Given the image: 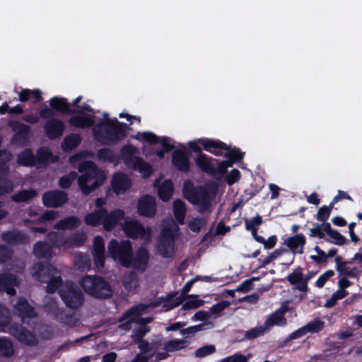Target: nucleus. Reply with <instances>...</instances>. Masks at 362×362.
I'll return each mask as SVG.
<instances>
[{
  "instance_id": "7ed1b4c3",
  "label": "nucleus",
  "mask_w": 362,
  "mask_h": 362,
  "mask_svg": "<svg viewBox=\"0 0 362 362\" xmlns=\"http://www.w3.org/2000/svg\"><path fill=\"white\" fill-rule=\"evenodd\" d=\"M189 342L185 339H173L163 342L160 337L151 341L139 342V353L131 362H157L165 359L170 353L182 350L186 348Z\"/></svg>"
},
{
  "instance_id": "774afa93",
  "label": "nucleus",
  "mask_w": 362,
  "mask_h": 362,
  "mask_svg": "<svg viewBox=\"0 0 362 362\" xmlns=\"http://www.w3.org/2000/svg\"><path fill=\"white\" fill-rule=\"evenodd\" d=\"M227 156L232 160H238L243 157V153L238 148H233L227 153Z\"/></svg>"
},
{
  "instance_id": "09e8293b",
  "label": "nucleus",
  "mask_w": 362,
  "mask_h": 362,
  "mask_svg": "<svg viewBox=\"0 0 362 362\" xmlns=\"http://www.w3.org/2000/svg\"><path fill=\"white\" fill-rule=\"evenodd\" d=\"M35 195L36 193L33 190H25L15 194L13 197V199L16 202H24L32 199Z\"/></svg>"
},
{
  "instance_id": "c85d7f7f",
  "label": "nucleus",
  "mask_w": 362,
  "mask_h": 362,
  "mask_svg": "<svg viewBox=\"0 0 362 362\" xmlns=\"http://www.w3.org/2000/svg\"><path fill=\"white\" fill-rule=\"evenodd\" d=\"M18 284L17 279L11 275H0V289L5 290L9 296L15 294L16 291L11 286H16Z\"/></svg>"
},
{
  "instance_id": "c756f323",
  "label": "nucleus",
  "mask_w": 362,
  "mask_h": 362,
  "mask_svg": "<svg viewBox=\"0 0 362 362\" xmlns=\"http://www.w3.org/2000/svg\"><path fill=\"white\" fill-rule=\"evenodd\" d=\"M30 221H37V223H46L55 219L58 216V213L55 211L50 210L45 212L43 215L38 216L37 209H31L29 212Z\"/></svg>"
},
{
  "instance_id": "ea45409f",
  "label": "nucleus",
  "mask_w": 362,
  "mask_h": 362,
  "mask_svg": "<svg viewBox=\"0 0 362 362\" xmlns=\"http://www.w3.org/2000/svg\"><path fill=\"white\" fill-rule=\"evenodd\" d=\"M79 223L80 220L78 218L71 216L57 223L55 228L60 230L71 229L77 227Z\"/></svg>"
},
{
  "instance_id": "f03ea898",
  "label": "nucleus",
  "mask_w": 362,
  "mask_h": 362,
  "mask_svg": "<svg viewBox=\"0 0 362 362\" xmlns=\"http://www.w3.org/2000/svg\"><path fill=\"white\" fill-rule=\"evenodd\" d=\"M31 274L40 281H45V275L47 274L49 278L47 285L48 292H54L60 286V296L68 307L76 308L81 305L83 297L80 290L71 281L62 284L57 270L52 265L36 264L32 268Z\"/></svg>"
},
{
  "instance_id": "423d86ee",
  "label": "nucleus",
  "mask_w": 362,
  "mask_h": 362,
  "mask_svg": "<svg viewBox=\"0 0 362 362\" xmlns=\"http://www.w3.org/2000/svg\"><path fill=\"white\" fill-rule=\"evenodd\" d=\"M184 197L196 205L201 212L211 211L216 203L218 196V186L215 183L204 187H195L190 180L185 181L183 188Z\"/></svg>"
},
{
  "instance_id": "680f3d73",
  "label": "nucleus",
  "mask_w": 362,
  "mask_h": 362,
  "mask_svg": "<svg viewBox=\"0 0 362 362\" xmlns=\"http://www.w3.org/2000/svg\"><path fill=\"white\" fill-rule=\"evenodd\" d=\"M240 178V173L237 169H233L230 171L229 175L226 176V181L229 185L237 182Z\"/></svg>"
},
{
  "instance_id": "9b49d317",
  "label": "nucleus",
  "mask_w": 362,
  "mask_h": 362,
  "mask_svg": "<svg viewBox=\"0 0 362 362\" xmlns=\"http://www.w3.org/2000/svg\"><path fill=\"white\" fill-rule=\"evenodd\" d=\"M288 310V303H284L278 310L269 315L262 325L252 328L247 332L246 337L249 339L255 338L263 335L274 325L280 327L285 326L287 321L284 317V315Z\"/></svg>"
},
{
  "instance_id": "f3484780",
  "label": "nucleus",
  "mask_w": 362,
  "mask_h": 362,
  "mask_svg": "<svg viewBox=\"0 0 362 362\" xmlns=\"http://www.w3.org/2000/svg\"><path fill=\"white\" fill-rule=\"evenodd\" d=\"M137 212L141 216L153 217L157 213L156 199L148 194L141 196L137 202Z\"/></svg>"
},
{
  "instance_id": "2f4dec72",
  "label": "nucleus",
  "mask_w": 362,
  "mask_h": 362,
  "mask_svg": "<svg viewBox=\"0 0 362 362\" xmlns=\"http://www.w3.org/2000/svg\"><path fill=\"white\" fill-rule=\"evenodd\" d=\"M132 168L137 170L143 178H148L153 172L152 166L142 158L136 159Z\"/></svg>"
},
{
  "instance_id": "412c9836",
  "label": "nucleus",
  "mask_w": 362,
  "mask_h": 362,
  "mask_svg": "<svg viewBox=\"0 0 362 362\" xmlns=\"http://www.w3.org/2000/svg\"><path fill=\"white\" fill-rule=\"evenodd\" d=\"M132 186L131 179L122 173H115L112 179V188L117 194L125 193Z\"/></svg>"
},
{
  "instance_id": "6e6d98bb",
  "label": "nucleus",
  "mask_w": 362,
  "mask_h": 362,
  "mask_svg": "<svg viewBox=\"0 0 362 362\" xmlns=\"http://www.w3.org/2000/svg\"><path fill=\"white\" fill-rule=\"evenodd\" d=\"M205 224V221L202 218H194L189 221L188 226L191 230L197 233Z\"/></svg>"
},
{
  "instance_id": "4c0bfd02",
  "label": "nucleus",
  "mask_w": 362,
  "mask_h": 362,
  "mask_svg": "<svg viewBox=\"0 0 362 362\" xmlns=\"http://www.w3.org/2000/svg\"><path fill=\"white\" fill-rule=\"evenodd\" d=\"M41 91L38 89L30 90L23 89L18 93L19 100L21 101H28L33 100V101H38L40 98Z\"/></svg>"
},
{
  "instance_id": "aec40b11",
  "label": "nucleus",
  "mask_w": 362,
  "mask_h": 362,
  "mask_svg": "<svg viewBox=\"0 0 362 362\" xmlns=\"http://www.w3.org/2000/svg\"><path fill=\"white\" fill-rule=\"evenodd\" d=\"M64 129V122L56 118L47 120L44 126L45 134L51 139L59 138L63 134Z\"/></svg>"
},
{
  "instance_id": "58836bf2",
  "label": "nucleus",
  "mask_w": 362,
  "mask_h": 362,
  "mask_svg": "<svg viewBox=\"0 0 362 362\" xmlns=\"http://www.w3.org/2000/svg\"><path fill=\"white\" fill-rule=\"evenodd\" d=\"M324 230L333 240L334 244L341 245L346 243V238L337 230L332 229L329 223L324 226Z\"/></svg>"
},
{
  "instance_id": "8fccbe9b",
  "label": "nucleus",
  "mask_w": 362,
  "mask_h": 362,
  "mask_svg": "<svg viewBox=\"0 0 362 362\" xmlns=\"http://www.w3.org/2000/svg\"><path fill=\"white\" fill-rule=\"evenodd\" d=\"M256 241L264 245L266 249L273 248L276 244V236L272 235L267 240L264 239L262 236L258 235L255 238Z\"/></svg>"
},
{
  "instance_id": "052dcab7",
  "label": "nucleus",
  "mask_w": 362,
  "mask_h": 362,
  "mask_svg": "<svg viewBox=\"0 0 362 362\" xmlns=\"http://www.w3.org/2000/svg\"><path fill=\"white\" fill-rule=\"evenodd\" d=\"M333 275V271L329 270L325 272L317 279V280L315 282V286L319 288L322 287L325 285V284L327 281V280Z\"/></svg>"
},
{
  "instance_id": "e2e57ef3",
  "label": "nucleus",
  "mask_w": 362,
  "mask_h": 362,
  "mask_svg": "<svg viewBox=\"0 0 362 362\" xmlns=\"http://www.w3.org/2000/svg\"><path fill=\"white\" fill-rule=\"evenodd\" d=\"M17 125L20 127L21 129L22 130V133L17 134L16 136L13 139V142L15 143V144L18 143L17 138L20 139V138L22 137L23 141H26L27 140V137H28V131H29V128L26 125L18 124L16 123V126H17Z\"/></svg>"
},
{
  "instance_id": "393cba45",
  "label": "nucleus",
  "mask_w": 362,
  "mask_h": 362,
  "mask_svg": "<svg viewBox=\"0 0 362 362\" xmlns=\"http://www.w3.org/2000/svg\"><path fill=\"white\" fill-rule=\"evenodd\" d=\"M287 279L289 283L295 285L298 290L300 291H305L307 290L310 277H305L301 269L298 268L295 269L288 276Z\"/></svg>"
},
{
  "instance_id": "a19ab883",
  "label": "nucleus",
  "mask_w": 362,
  "mask_h": 362,
  "mask_svg": "<svg viewBox=\"0 0 362 362\" xmlns=\"http://www.w3.org/2000/svg\"><path fill=\"white\" fill-rule=\"evenodd\" d=\"M262 222V217L258 215L253 217L251 220H245V228L246 230L251 231L254 238H256V237L258 236L257 231L258 226L261 225Z\"/></svg>"
},
{
  "instance_id": "de8ad7c7",
  "label": "nucleus",
  "mask_w": 362,
  "mask_h": 362,
  "mask_svg": "<svg viewBox=\"0 0 362 362\" xmlns=\"http://www.w3.org/2000/svg\"><path fill=\"white\" fill-rule=\"evenodd\" d=\"M333 205L332 203H330V205L329 206H321L316 215V218L318 221H325L328 219L330 215L331 210L333 208Z\"/></svg>"
},
{
  "instance_id": "9d476101",
  "label": "nucleus",
  "mask_w": 362,
  "mask_h": 362,
  "mask_svg": "<svg viewBox=\"0 0 362 362\" xmlns=\"http://www.w3.org/2000/svg\"><path fill=\"white\" fill-rule=\"evenodd\" d=\"M179 235V227L172 221L162 229L157 243V252L163 258H170L175 252V240Z\"/></svg>"
},
{
  "instance_id": "864d4df0",
  "label": "nucleus",
  "mask_w": 362,
  "mask_h": 362,
  "mask_svg": "<svg viewBox=\"0 0 362 362\" xmlns=\"http://www.w3.org/2000/svg\"><path fill=\"white\" fill-rule=\"evenodd\" d=\"M230 305V303L228 300H223L216 304H214L210 308L209 312L211 315H218L223 311L226 308Z\"/></svg>"
},
{
  "instance_id": "c03bdc74",
  "label": "nucleus",
  "mask_w": 362,
  "mask_h": 362,
  "mask_svg": "<svg viewBox=\"0 0 362 362\" xmlns=\"http://www.w3.org/2000/svg\"><path fill=\"white\" fill-rule=\"evenodd\" d=\"M13 353V348L11 342L6 338H0V355L8 356Z\"/></svg>"
},
{
  "instance_id": "4be33fe9",
  "label": "nucleus",
  "mask_w": 362,
  "mask_h": 362,
  "mask_svg": "<svg viewBox=\"0 0 362 362\" xmlns=\"http://www.w3.org/2000/svg\"><path fill=\"white\" fill-rule=\"evenodd\" d=\"M178 148L173 152L172 163L178 170L185 171L189 168V158L184 144H178Z\"/></svg>"
},
{
  "instance_id": "4d7b16f0",
  "label": "nucleus",
  "mask_w": 362,
  "mask_h": 362,
  "mask_svg": "<svg viewBox=\"0 0 362 362\" xmlns=\"http://www.w3.org/2000/svg\"><path fill=\"white\" fill-rule=\"evenodd\" d=\"M77 177V174L76 172L71 173L69 175L63 177L59 180V185L62 187L67 188L69 187L71 184L73 182L74 180Z\"/></svg>"
},
{
  "instance_id": "4468645a",
  "label": "nucleus",
  "mask_w": 362,
  "mask_h": 362,
  "mask_svg": "<svg viewBox=\"0 0 362 362\" xmlns=\"http://www.w3.org/2000/svg\"><path fill=\"white\" fill-rule=\"evenodd\" d=\"M122 227L127 235L132 238H139L146 243L151 240V228L144 227L134 218H125L124 223H122Z\"/></svg>"
},
{
  "instance_id": "6e6552de",
  "label": "nucleus",
  "mask_w": 362,
  "mask_h": 362,
  "mask_svg": "<svg viewBox=\"0 0 362 362\" xmlns=\"http://www.w3.org/2000/svg\"><path fill=\"white\" fill-rule=\"evenodd\" d=\"M148 308V305L144 304L132 308L124 315L122 319L124 322L119 326V329L127 331L132 327V324L138 325L139 327L133 330L132 336L133 341L138 345L140 341H143L141 339L149 332L145 325L151 322L152 318L141 317L143 314L146 313Z\"/></svg>"
},
{
  "instance_id": "1a4fd4ad",
  "label": "nucleus",
  "mask_w": 362,
  "mask_h": 362,
  "mask_svg": "<svg viewBox=\"0 0 362 362\" xmlns=\"http://www.w3.org/2000/svg\"><path fill=\"white\" fill-rule=\"evenodd\" d=\"M182 303H184L182 309L189 310L198 308L202 306L204 303V301L199 299L198 296L196 295H189L186 296H180L175 297V295L170 294L165 298H159L158 300L151 303L150 305L151 308L162 306V311H168L175 307L178 306Z\"/></svg>"
},
{
  "instance_id": "f257e3e1",
  "label": "nucleus",
  "mask_w": 362,
  "mask_h": 362,
  "mask_svg": "<svg viewBox=\"0 0 362 362\" xmlns=\"http://www.w3.org/2000/svg\"><path fill=\"white\" fill-rule=\"evenodd\" d=\"M71 113L74 115L70 117L69 124L80 129L93 126V136L99 142L109 144L124 136V128L120 122L116 119L110 118L106 113L100 115L88 105L78 106Z\"/></svg>"
},
{
  "instance_id": "79ce46f5",
  "label": "nucleus",
  "mask_w": 362,
  "mask_h": 362,
  "mask_svg": "<svg viewBox=\"0 0 362 362\" xmlns=\"http://www.w3.org/2000/svg\"><path fill=\"white\" fill-rule=\"evenodd\" d=\"M18 162L23 165H32L35 163V158L30 150H25L18 155Z\"/></svg>"
},
{
  "instance_id": "b1692460",
  "label": "nucleus",
  "mask_w": 362,
  "mask_h": 362,
  "mask_svg": "<svg viewBox=\"0 0 362 362\" xmlns=\"http://www.w3.org/2000/svg\"><path fill=\"white\" fill-rule=\"evenodd\" d=\"M67 201L66 193L59 191L47 192L43 196L44 204L49 207H57L62 205Z\"/></svg>"
},
{
  "instance_id": "3c124183",
  "label": "nucleus",
  "mask_w": 362,
  "mask_h": 362,
  "mask_svg": "<svg viewBox=\"0 0 362 362\" xmlns=\"http://www.w3.org/2000/svg\"><path fill=\"white\" fill-rule=\"evenodd\" d=\"M10 321V315L8 310L3 305H0V331L4 330Z\"/></svg>"
},
{
  "instance_id": "f704fd0d",
  "label": "nucleus",
  "mask_w": 362,
  "mask_h": 362,
  "mask_svg": "<svg viewBox=\"0 0 362 362\" xmlns=\"http://www.w3.org/2000/svg\"><path fill=\"white\" fill-rule=\"evenodd\" d=\"M49 104L52 108L62 113H71L72 111L66 100L62 98H53L50 100Z\"/></svg>"
},
{
  "instance_id": "13d9d810",
  "label": "nucleus",
  "mask_w": 362,
  "mask_h": 362,
  "mask_svg": "<svg viewBox=\"0 0 362 362\" xmlns=\"http://www.w3.org/2000/svg\"><path fill=\"white\" fill-rule=\"evenodd\" d=\"M250 357V354L244 356L241 354H235L233 356L226 358L225 362H247Z\"/></svg>"
},
{
  "instance_id": "5701e85b",
  "label": "nucleus",
  "mask_w": 362,
  "mask_h": 362,
  "mask_svg": "<svg viewBox=\"0 0 362 362\" xmlns=\"http://www.w3.org/2000/svg\"><path fill=\"white\" fill-rule=\"evenodd\" d=\"M49 238L55 247L66 249L71 246L78 245L83 243L86 239V235L84 233H81L78 235V238H75L73 240H64V238L59 235L56 233H51L49 235Z\"/></svg>"
},
{
  "instance_id": "2eb2a0df",
  "label": "nucleus",
  "mask_w": 362,
  "mask_h": 362,
  "mask_svg": "<svg viewBox=\"0 0 362 362\" xmlns=\"http://www.w3.org/2000/svg\"><path fill=\"white\" fill-rule=\"evenodd\" d=\"M187 146L194 151L200 152L203 148L216 156H222L227 150L223 143L205 138L190 141L187 143Z\"/></svg>"
},
{
  "instance_id": "603ef678",
  "label": "nucleus",
  "mask_w": 362,
  "mask_h": 362,
  "mask_svg": "<svg viewBox=\"0 0 362 362\" xmlns=\"http://www.w3.org/2000/svg\"><path fill=\"white\" fill-rule=\"evenodd\" d=\"M216 350V348L214 345L209 344L206 345L202 347L199 348L194 353V355L197 357H205L209 354H213Z\"/></svg>"
},
{
  "instance_id": "cd10ccee",
  "label": "nucleus",
  "mask_w": 362,
  "mask_h": 362,
  "mask_svg": "<svg viewBox=\"0 0 362 362\" xmlns=\"http://www.w3.org/2000/svg\"><path fill=\"white\" fill-rule=\"evenodd\" d=\"M11 332L16 338L24 344H34L37 341L35 337L32 333L22 327L17 329L12 327Z\"/></svg>"
},
{
  "instance_id": "f8f14e48",
  "label": "nucleus",
  "mask_w": 362,
  "mask_h": 362,
  "mask_svg": "<svg viewBox=\"0 0 362 362\" xmlns=\"http://www.w3.org/2000/svg\"><path fill=\"white\" fill-rule=\"evenodd\" d=\"M134 138L142 143L148 144H160L162 149L156 151L159 158L164 157L165 153L170 151L175 147V141L170 137H158L151 132H138Z\"/></svg>"
},
{
  "instance_id": "dca6fc26",
  "label": "nucleus",
  "mask_w": 362,
  "mask_h": 362,
  "mask_svg": "<svg viewBox=\"0 0 362 362\" xmlns=\"http://www.w3.org/2000/svg\"><path fill=\"white\" fill-rule=\"evenodd\" d=\"M195 162L200 169L210 173L218 170L220 173L223 174L226 169L233 165L230 160L219 163L217 160L213 159L204 153L198 154L195 158Z\"/></svg>"
},
{
  "instance_id": "49530a36",
  "label": "nucleus",
  "mask_w": 362,
  "mask_h": 362,
  "mask_svg": "<svg viewBox=\"0 0 362 362\" xmlns=\"http://www.w3.org/2000/svg\"><path fill=\"white\" fill-rule=\"evenodd\" d=\"M98 159L103 162H112L114 160L115 155L113 152L108 148H103L98 151Z\"/></svg>"
},
{
  "instance_id": "37998d69",
  "label": "nucleus",
  "mask_w": 362,
  "mask_h": 362,
  "mask_svg": "<svg viewBox=\"0 0 362 362\" xmlns=\"http://www.w3.org/2000/svg\"><path fill=\"white\" fill-rule=\"evenodd\" d=\"M211 316V313L209 311L199 310L192 316V320L203 321L204 322L203 324H205L204 326L208 325L210 327H212L213 323L209 322V320L210 319Z\"/></svg>"
},
{
  "instance_id": "69168bd1",
  "label": "nucleus",
  "mask_w": 362,
  "mask_h": 362,
  "mask_svg": "<svg viewBox=\"0 0 362 362\" xmlns=\"http://www.w3.org/2000/svg\"><path fill=\"white\" fill-rule=\"evenodd\" d=\"M6 238L14 243L23 242L25 237L18 233H10L6 235Z\"/></svg>"
},
{
  "instance_id": "20e7f679",
  "label": "nucleus",
  "mask_w": 362,
  "mask_h": 362,
  "mask_svg": "<svg viewBox=\"0 0 362 362\" xmlns=\"http://www.w3.org/2000/svg\"><path fill=\"white\" fill-rule=\"evenodd\" d=\"M92 158L93 154L91 152L83 151L69 158V162L73 165L79 162L78 170L83 174L78 177V182L84 194H89L106 180L104 171L98 168L91 161H83L86 158Z\"/></svg>"
},
{
  "instance_id": "e433bc0d",
  "label": "nucleus",
  "mask_w": 362,
  "mask_h": 362,
  "mask_svg": "<svg viewBox=\"0 0 362 362\" xmlns=\"http://www.w3.org/2000/svg\"><path fill=\"white\" fill-rule=\"evenodd\" d=\"M57 156H53L47 148H42L37 152V160L43 164H49L57 161Z\"/></svg>"
},
{
  "instance_id": "c9c22d12",
  "label": "nucleus",
  "mask_w": 362,
  "mask_h": 362,
  "mask_svg": "<svg viewBox=\"0 0 362 362\" xmlns=\"http://www.w3.org/2000/svg\"><path fill=\"white\" fill-rule=\"evenodd\" d=\"M33 252L37 257H49L52 255V249L47 243L38 242L35 245Z\"/></svg>"
},
{
  "instance_id": "39448f33",
  "label": "nucleus",
  "mask_w": 362,
  "mask_h": 362,
  "mask_svg": "<svg viewBox=\"0 0 362 362\" xmlns=\"http://www.w3.org/2000/svg\"><path fill=\"white\" fill-rule=\"evenodd\" d=\"M107 249L109 255L124 267L132 266L138 272H144L147 268L149 254L144 247L138 249L134 259L129 240L118 243L115 240H112L108 244Z\"/></svg>"
},
{
  "instance_id": "ddd939ff",
  "label": "nucleus",
  "mask_w": 362,
  "mask_h": 362,
  "mask_svg": "<svg viewBox=\"0 0 362 362\" xmlns=\"http://www.w3.org/2000/svg\"><path fill=\"white\" fill-rule=\"evenodd\" d=\"M84 291L95 297H109L112 294L110 285L98 276H86L80 281Z\"/></svg>"
},
{
  "instance_id": "a878e982",
  "label": "nucleus",
  "mask_w": 362,
  "mask_h": 362,
  "mask_svg": "<svg viewBox=\"0 0 362 362\" xmlns=\"http://www.w3.org/2000/svg\"><path fill=\"white\" fill-rule=\"evenodd\" d=\"M93 255L95 266L103 267L105 262V243L100 236H96L94 239Z\"/></svg>"
},
{
  "instance_id": "6ab92c4d",
  "label": "nucleus",
  "mask_w": 362,
  "mask_h": 362,
  "mask_svg": "<svg viewBox=\"0 0 362 362\" xmlns=\"http://www.w3.org/2000/svg\"><path fill=\"white\" fill-rule=\"evenodd\" d=\"M305 243L306 239L303 234H297L294 236L288 237L285 240L284 245L292 252L291 258L288 264H292L296 254H302L303 252Z\"/></svg>"
},
{
  "instance_id": "5fc2aeb1",
  "label": "nucleus",
  "mask_w": 362,
  "mask_h": 362,
  "mask_svg": "<svg viewBox=\"0 0 362 362\" xmlns=\"http://www.w3.org/2000/svg\"><path fill=\"white\" fill-rule=\"evenodd\" d=\"M324 327V322L321 320H316L313 322H310L308 325H305L307 332L308 333H315L322 329Z\"/></svg>"
},
{
  "instance_id": "0e129e2a",
  "label": "nucleus",
  "mask_w": 362,
  "mask_h": 362,
  "mask_svg": "<svg viewBox=\"0 0 362 362\" xmlns=\"http://www.w3.org/2000/svg\"><path fill=\"white\" fill-rule=\"evenodd\" d=\"M13 190V186L10 181L2 180L0 182V194L11 192Z\"/></svg>"
},
{
  "instance_id": "0eeeda50",
  "label": "nucleus",
  "mask_w": 362,
  "mask_h": 362,
  "mask_svg": "<svg viewBox=\"0 0 362 362\" xmlns=\"http://www.w3.org/2000/svg\"><path fill=\"white\" fill-rule=\"evenodd\" d=\"M106 199L98 198L95 201V209L88 213L84 216L85 223L91 226H97L102 224L107 230H112L122 219L124 212L120 209H116L110 213L104 208L106 204Z\"/></svg>"
},
{
  "instance_id": "bf43d9fd",
  "label": "nucleus",
  "mask_w": 362,
  "mask_h": 362,
  "mask_svg": "<svg viewBox=\"0 0 362 362\" xmlns=\"http://www.w3.org/2000/svg\"><path fill=\"white\" fill-rule=\"evenodd\" d=\"M49 310L50 312H53L56 315L57 317H58L60 320H62L64 323L69 324V325L73 324L72 317H66L65 318H64L62 312L57 308V307L55 306V303H54L53 305H52V308L50 309H49Z\"/></svg>"
},
{
  "instance_id": "a18cd8bd",
  "label": "nucleus",
  "mask_w": 362,
  "mask_h": 362,
  "mask_svg": "<svg viewBox=\"0 0 362 362\" xmlns=\"http://www.w3.org/2000/svg\"><path fill=\"white\" fill-rule=\"evenodd\" d=\"M123 284L126 289L130 291L138 286V280L134 274H129L124 277Z\"/></svg>"
},
{
  "instance_id": "338daca9",
  "label": "nucleus",
  "mask_w": 362,
  "mask_h": 362,
  "mask_svg": "<svg viewBox=\"0 0 362 362\" xmlns=\"http://www.w3.org/2000/svg\"><path fill=\"white\" fill-rule=\"evenodd\" d=\"M315 250L317 253L316 255H311V259L316 262H320L327 259L326 253L320 249L318 246L315 247Z\"/></svg>"
},
{
  "instance_id": "7c9ffc66",
  "label": "nucleus",
  "mask_w": 362,
  "mask_h": 362,
  "mask_svg": "<svg viewBox=\"0 0 362 362\" xmlns=\"http://www.w3.org/2000/svg\"><path fill=\"white\" fill-rule=\"evenodd\" d=\"M173 211L177 222L183 224L187 211L185 202L179 199H175L173 203Z\"/></svg>"
},
{
  "instance_id": "72a5a7b5",
  "label": "nucleus",
  "mask_w": 362,
  "mask_h": 362,
  "mask_svg": "<svg viewBox=\"0 0 362 362\" xmlns=\"http://www.w3.org/2000/svg\"><path fill=\"white\" fill-rule=\"evenodd\" d=\"M15 308L23 319H25L26 317H33L35 314L33 307L25 300L22 298L18 300Z\"/></svg>"
},
{
  "instance_id": "a211bd4d",
  "label": "nucleus",
  "mask_w": 362,
  "mask_h": 362,
  "mask_svg": "<svg viewBox=\"0 0 362 362\" xmlns=\"http://www.w3.org/2000/svg\"><path fill=\"white\" fill-rule=\"evenodd\" d=\"M153 187L157 189L159 199L164 202H168L173 194V183L169 179L163 180L162 177H158L154 180Z\"/></svg>"
},
{
  "instance_id": "bb28decb",
  "label": "nucleus",
  "mask_w": 362,
  "mask_h": 362,
  "mask_svg": "<svg viewBox=\"0 0 362 362\" xmlns=\"http://www.w3.org/2000/svg\"><path fill=\"white\" fill-rule=\"evenodd\" d=\"M139 153V151L137 148L131 145H127L121 149L120 156L124 163L129 168H132L134 165V160L137 158H140L137 156Z\"/></svg>"
},
{
  "instance_id": "473e14b6",
  "label": "nucleus",
  "mask_w": 362,
  "mask_h": 362,
  "mask_svg": "<svg viewBox=\"0 0 362 362\" xmlns=\"http://www.w3.org/2000/svg\"><path fill=\"white\" fill-rule=\"evenodd\" d=\"M81 141V138L78 134H70L66 136L62 143V148L64 151H71L76 148Z\"/></svg>"
}]
</instances>
